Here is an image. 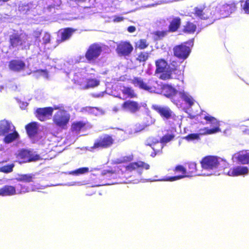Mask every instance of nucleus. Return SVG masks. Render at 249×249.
<instances>
[{
	"label": "nucleus",
	"mask_w": 249,
	"mask_h": 249,
	"mask_svg": "<svg viewBox=\"0 0 249 249\" xmlns=\"http://www.w3.org/2000/svg\"><path fill=\"white\" fill-rule=\"evenodd\" d=\"M237 159L239 162L243 164H249V153L239 154L237 156Z\"/></svg>",
	"instance_id": "nucleus-33"
},
{
	"label": "nucleus",
	"mask_w": 249,
	"mask_h": 249,
	"mask_svg": "<svg viewBox=\"0 0 249 249\" xmlns=\"http://www.w3.org/2000/svg\"><path fill=\"white\" fill-rule=\"evenodd\" d=\"M121 91L123 94L128 98H134L137 97L134 89L131 87L124 86Z\"/></svg>",
	"instance_id": "nucleus-26"
},
{
	"label": "nucleus",
	"mask_w": 249,
	"mask_h": 249,
	"mask_svg": "<svg viewBox=\"0 0 249 249\" xmlns=\"http://www.w3.org/2000/svg\"><path fill=\"white\" fill-rule=\"evenodd\" d=\"M211 14V9L205 5L196 6L194 9L195 15L202 19H208Z\"/></svg>",
	"instance_id": "nucleus-17"
},
{
	"label": "nucleus",
	"mask_w": 249,
	"mask_h": 249,
	"mask_svg": "<svg viewBox=\"0 0 249 249\" xmlns=\"http://www.w3.org/2000/svg\"><path fill=\"white\" fill-rule=\"evenodd\" d=\"M86 124L83 121H77L73 122L71 125V130L72 132H79Z\"/></svg>",
	"instance_id": "nucleus-30"
},
{
	"label": "nucleus",
	"mask_w": 249,
	"mask_h": 249,
	"mask_svg": "<svg viewBox=\"0 0 249 249\" xmlns=\"http://www.w3.org/2000/svg\"><path fill=\"white\" fill-rule=\"evenodd\" d=\"M76 31V29L70 27L64 28L61 33V42H63L70 39Z\"/></svg>",
	"instance_id": "nucleus-25"
},
{
	"label": "nucleus",
	"mask_w": 249,
	"mask_h": 249,
	"mask_svg": "<svg viewBox=\"0 0 249 249\" xmlns=\"http://www.w3.org/2000/svg\"><path fill=\"white\" fill-rule=\"evenodd\" d=\"M152 108L158 113L164 121L172 120L173 121H175L177 119V116L168 107L156 105L152 106Z\"/></svg>",
	"instance_id": "nucleus-12"
},
{
	"label": "nucleus",
	"mask_w": 249,
	"mask_h": 249,
	"mask_svg": "<svg viewBox=\"0 0 249 249\" xmlns=\"http://www.w3.org/2000/svg\"><path fill=\"white\" fill-rule=\"evenodd\" d=\"M174 171L175 173H180L181 174L171 177H168L163 180L166 181H173L187 177L186 169L182 165H178L176 166L174 169Z\"/></svg>",
	"instance_id": "nucleus-20"
},
{
	"label": "nucleus",
	"mask_w": 249,
	"mask_h": 249,
	"mask_svg": "<svg viewBox=\"0 0 249 249\" xmlns=\"http://www.w3.org/2000/svg\"><path fill=\"white\" fill-rule=\"evenodd\" d=\"M248 173V167L241 166H237L231 168L228 172V175L232 177L243 176L246 175Z\"/></svg>",
	"instance_id": "nucleus-21"
},
{
	"label": "nucleus",
	"mask_w": 249,
	"mask_h": 249,
	"mask_svg": "<svg viewBox=\"0 0 249 249\" xmlns=\"http://www.w3.org/2000/svg\"><path fill=\"white\" fill-rule=\"evenodd\" d=\"M181 25V19L179 17H175L170 21L168 28V32H177Z\"/></svg>",
	"instance_id": "nucleus-23"
},
{
	"label": "nucleus",
	"mask_w": 249,
	"mask_h": 249,
	"mask_svg": "<svg viewBox=\"0 0 249 249\" xmlns=\"http://www.w3.org/2000/svg\"><path fill=\"white\" fill-rule=\"evenodd\" d=\"M89 171V170L88 167H84L78 168L71 171V174L73 175L79 176L88 173Z\"/></svg>",
	"instance_id": "nucleus-36"
},
{
	"label": "nucleus",
	"mask_w": 249,
	"mask_h": 249,
	"mask_svg": "<svg viewBox=\"0 0 249 249\" xmlns=\"http://www.w3.org/2000/svg\"><path fill=\"white\" fill-rule=\"evenodd\" d=\"M131 82L135 87L151 93H159L161 89V92L167 98L173 97L177 92L176 89L171 85L165 84L161 86L157 81L153 79H149L145 82L141 77H134Z\"/></svg>",
	"instance_id": "nucleus-2"
},
{
	"label": "nucleus",
	"mask_w": 249,
	"mask_h": 249,
	"mask_svg": "<svg viewBox=\"0 0 249 249\" xmlns=\"http://www.w3.org/2000/svg\"><path fill=\"white\" fill-rule=\"evenodd\" d=\"M155 73L160 74L159 78L162 80H166L173 78L179 79L183 75L184 70L180 69L181 62L178 60L171 61L168 64L163 58H159L155 61Z\"/></svg>",
	"instance_id": "nucleus-1"
},
{
	"label": "nucleus",
	"mask_w": 249,
	"mask_h": 249,
	"mask_svg": "<svg viewBox=\"0 0 249 249\" xmlns=\"http://www.w3.org/2000/svg\"><path fill=\"white\" fill-rule=\"evenodd\" d=\"M25 129L28 136L30 138L35 137L38 132V127L36 122H31L25 126Z\"/></svg>",
	"instance_id": "nucleus-24"
},
{
	"label": "nucleus",
	"mask_w": 249,
	"mask_h": 249,
	"mask_svg": "<svg viewBox=\"0 0 249 249\" xmlns=\"http://www.w3.org/2000/svg\"><path fill=\"white\" fill-rule=\"evenodd\" d=\"M196 29V25L192 22L188 21L183 27V31L188 34H193Z\"/></svg>",
	"instance_id": "nucleus-31"
},
{
	"label": "nucleus",
	"mask_w": 249,
	"mask_h": 249,
	"mask_svg": "<svg viewBox=\"0 0 249 249\" xmlns=\"http://www.w3.org/2000/svg\"><path fill=\"white\" fill-rule=\"evenodd\" d=\"M116 52L120 57L129 56L133 50L132 45L127 41H122L117 44Z\"/></svg>",
	"instance_id": "nucleus-13"
},
{
	"label": "nucleus",
	"mask_w": 249,
	"mask_h": 249,
	"mask_svg": "<svg viewBox=\"0 0 249 249\" xmlns=\"http://www.w3.org/2000/svg\"><path fill=\"white\" fill-rule=\"evenodd\" d=\"M77 1H80V2H85L87 0H76Z\"/></svg>",
	"instance_id": "nucleus-50"
},
{
	"label": "nucleus",
	"mask_w": 249,
	"mask_h": 249,
	"mask_svg": "<svg viewBox=\"0 0 249 249\" xmlns=\"http://www.w3.org/2000/svg\"><path fill=\"white\" fill-rule=\"evenodd\" d=\"M35 175L33 174H21L18 175L16 179L18 181L29 183L33 181Z\"/></svg>",
	"instance_id": "nucleus-29"
},
{
	"label": "nucleus",
	"mask_w": 249,
	"mask_h": 249,
	"mask_svg": "<svg viewBox=\"0 0 249 249\" xmlns=\"http://www.w3.org/2000/svg\"><path fill=\"white\" fill-rule=\"evenodd\" d=\"M17 158L20 160V162L22 163L35 162L42 159L39 154L26 149L20 150L18 153Z\"/></svg>",
	"instance_id": "nucleus-10"
},
{
	"label": "nucleus",
	"mask_w": 249,
	"mask_h": 249,
	"mask_svg": "<svg viewBox=\"0 0 249 249\" xmlns=\"http://www.w3.org/2000/svg\"><path fill=\"white\" fill-rule=\"evenodd\" d=\"M241 7L245 13L249 14V0H243L241 1Z\"/></svg>",
	"instance_id": "nucleus-42"
},
{
	"label": "nucleus",
	"mask_w": 249,
	"mask_h": 249,
	"mask_svg": "<svg viewBox=\"0 0 249 249\" xmlns=\"http://www.w3.org/2000/svg\"><path fill=\"white\" fill-rule=\"evenodd\" d=\"M25 66L24 61L19 59H12L9 62L8 64L9 69L17 72L24 70Z\"/></svg>",
	"instance_id": "nucleus-18"
},
{
	"label": "nucleus",
	"mask_w": 249,
	"mask_h": 249,
	"mask_svg": "<svg viewBox=\"0 0 249 249\" xmlns=\"http://www.w3.org/2000/svg\"><path fill=\"white\" fill-rule=\"evenodd\" d=\"M186 169L187 177H192L197 174L196 163L195 162L188 163V167Z\"/></svg>",
	"instance_id": "nucleus-28"
},
{
	"label": "nucleus",
	"mask_w": 249,
	"mask_h": 249,
	"mask_svg": "<svg viewBox=\"0 0 249 249\" xmlns=\"http://www.w3.org/2000/svg\"><path fill=\"white\" fill-rule=\"evenodd\" d=\"M74 82L79 85L82 89L93 88L99 85V81L96 79H87L84 77L77 76L74 79Z\"/></svg>",
	"instance_id": "nucleus-15"
},
{
	"label": "nucleus",
	"mask_w": 249,
	"mask_h": 249,
	"mask_svg": "<svg viewBox=\"0 0 249 249\" xmlns=\"http://www.w3.org/2000/svg\"><path fill=\"white\" fill-rule=\"evenodd\" d=\"M114 139L112 136L104 134L100 136L94 142L90 147V151L100 149H107L114 143Z\"/></svg>",
	"instance_id": "nucleus-6"
},
{
	"label": "nucleus",
	"mask_w": 249,
	"mask_h": 249,
	"mask_svg": "<svg viewBox=\"0 0 249 249\" xmlns=\"http://www.w3.org/2000/svg\"><path fill=\"white\" fill-rule=\"evenodd\" d=\"M18 186L20 189L18 188L17 192L16 187L12 185H6L0 188V196H11L17 194H22L29 192V188L21 184H18Z\"/></svg>",
	"instance_id": "nucleus-11"
},
{
	"label": "nucleus",
	"mask_w": 249,
	"mask_h": 249,
	"mask_svg": "<svg viewBox=\"0 0 249 249\" xmlns=\"http://www.w3.org/2000/svg\"><path fill=\"white\" fill-rule=\"evenodd\" d=\"M102 46L98 43H93L87 49L85 57L89 63H94L98 58L102 52Z\"/></svg>",
	"instance_id": "nucleus-9"
},
{
	"label": "nucleus",
	"mask_w": 249,
	"mask_h": 249,
	"mask_svg": "<svg viewBox=\"0 0 249 249\" xmlns=\"http://www.w3.org/2000/svg\"><path fill=\"white\" fill-rule=\"evenodd\" d=\"M200 163L203 169L210 170L217 168L219 165V162L217 157L207 156L202 158Z\"/></svg>",
	"instance_id": "nucleus-14"
},
{
	"label": "nucleus",
	"mask_w": 249,
	"mask_h": 249,
	"mask_svg": "<svg viewBox=\"0 0 249 249\" xmlns=\"http://www.w3.org/2000/svg\"><path fill=\"white\" fill-rule=\"evenodd\" d=\"M149 43L147 42L146 39H140L135 44V48L139 50H143L147 48Z\"/></svg>",
	"instance_id": "nucleus-35"
},
{
	"label": "nucleus",
	"mask_w": 249,
	"mask_h": 249,
	"mask_svg": "<svg viewBox=\"0 0 249 249\" xmlns=\"http://www.w3.org/2000/svg\"><path fill=\"white\" fill-rule=\"evenodd\" d=\"M37 36H39L40 35H41V32H37Z\"/></svg>",
	"instance_id": "nucleus-51"
},
{
	"label": "nucleus",
	"mask_w": 249,
	"mask_h": 249,
	"mask_svg": "<svg viewBox=\"0 0 249 249\" xmlns=\"http://www.w3.org/2000/svg\"><path fill=\"white\" fill-rule=\"evenodd\" d=\"M133 156L132 155H129L123 156L120 160L119 163H124L130 162L133 160Z\"/></svg>",
	"instance_id": "nucleus-43"
},
{
	"label": "nucleus",
	"mask_w": 249,
	"mask_h": 249,
	"mask_svg": "<svg viewBox=\"0 0 249 249\" xmlns=\"http://www.w3.org/2000/svg\"><path fill=\"white\" fill-rule=\"evenodd\" d=\"M97 175H96L95 174H91L90 175V178H92V179L93 180H96L98 178H94L93 177H95V176H97Z\"/></svg>",
	"instance_id": "nucleus-49"
},
{
	"label": "nucleus",
	"mask_w": 249,
	"mask_h": 249,
	"mask_svg": "<svg viewBox=\"0 0 249 249\" xmlns=\"http://www.w3.org/2000/svg\"><path fill=\"white\" fill-rule=\"evenodd\" d=\"M150 168L149 165L142 161H137L131 162L126 166H117L115 167L114 170H107L104 171L102 173V175L107 174L113 175L118 174L123 175L125 177V175L133 171H136L141 174L142 170H148Z\"/></svg>",
	"instance_id": "nucleus-3"
},
{
	"label": "nucleus",
	"mask_w": 249,
	"mask_h": 249,
	"mask_svg": "<svg viewBox=\"0 0 249 249\" xmlns=\"http://www.w3.org/2000/svg\"><path fill=\"white\" fill-rule=\"evenodd\" d=\"M122 107L123 109L132 113L139 111L141 108V106L137 102L132 100H127L124 102L122 105Z\"/></svg>",
	"instance_id": "nucleus-19"
},
{
	"label": "nucleus",
	"mask_w": 249,
	"mask_h": 249,
	"mask_svg": "<svg viewBox=\"0 0 249 249\" xmlns=\"http://www.w3.org/2000/svg\"><path fill=\"white\" fill-rule=\"evenodd\" d=\"M146 145L150 146L153 150V152L150 155L151 157H155L157 155L162 153L163 145L160 141H157L151 143H148Z\"/></svg>",
	"instance_id": "nucleus-22"
},
{
	"label": "nucleus",
	"mask_w": 249,
	"mask_h": 249,
	"mask_svg": "<svg viewBox=\"0 0 249 249\" xmlns=\"http://www.w3.org/2000/svg\"><path fill=\"white\" fill-rule=\"evenodd\" d=\"M58 109L59 107H54L53 108L52 107L38 108L35 112L36 116L39 120L44 121L52 116L54 109Z\"/></svg>",
	"instance_id": "nucleus-16"
},
{
	"label": "nucleus",
	"mask_w": 249,
	"mask_h": 249,
	"mask_svg": "<svg viewBox=\"0 0 249 249\" xmlns=\"http://www.w3.org/2000/svg\"><path fill=\"white\" fill-rule=\"evenodd\" d=\"M150 53L147 52H140L138 54L136 60L139 62H144L149 57Z\"/></svg>",
	"instance_id": "nucleus-34"
},
{
	"label": "nucleus",
	"mask_w": 249,
	"mask_h": 249,
	"mask_svg": "<svg viewBox=\"0 0 249 249\" xmlns=\"http://www.w3.org/2000/svg\"><path fill=\"white\" fill-rule=\"evenodd\" d=\"M0 136H4L3 141L9 143L19 138V134L12 123L7 120L0 121Z\"/></svg>",
	"instance_id": "nucleus-4"
},
{
	"label": "nucleus",
	"mask_w": 249,
	"mask_h": 249,
	"mask_svg": "<svg viewBox=\"0 0 249 249\" xmlns=\"http://www.w3.org/2000/svg\"><path fill=\"white\" fill-rule=\"evenodd\" d=\"M70 115L64 110H59L53 117V122L56 126L62 129H66L70 121Z\"/></svg>",
	"instance_id": "nucleus-8"
},
{
	"label": "nucleus",
	"mask_w": 249,
	"mask_h": 249,
	"mask_svg": "<svg viewBox=\"0 0 249 249\" xmlns=\"http://www.w3.org/2000/svg\"><path fill=\"white\" fill-rule=\"evenodd\" d=\"M204 119L209 123L213 124L215 125V127H219V122L217 120V119L211 116H205L204 117Z\"/></svg>",
	"instance_id": "nucleus-40"
},
{
	"label": "nucleus",
	"mask_w": 249,
	"mask_h": 249,
	"mask_svg": "<svg viewBox=\"0 0 249 249\" xmlns=\"http://www.w3.org/2000/svg\"><path fill=\"white\" fill-rule=\"evenodd\" d=\"M144 127L143 125H141L140 124H136L134 126L133 128L132 129V131L134 133H137L142 131V130H143L144 129Z\"/></svg>",
	"instance_id": "nucleus-45"
},
{
	"label": "nucleus",
	"mask_w": 249,
	"mask_h": 249,
	"mask_svg": "<svg viewBox=\"0 0 249 249\" xmlns=\"http://www.w3.org/2000/svg\"><path fill=\"white\" fill-rule=\"evenodd\" d=\"M15 165L13 163L5 165L0 167V172L4 173H11L13 170Z\"/></svg>",
	"instance_id": "nucleus-37"
},
{
	"label": "nucleus",
	"mask_w": 249,
	"mask_h": 249,
	"mask_svg": "<svg viewBox=\"0 0 249 249\" xmlns=\"http://www.w3.org/2000/svg\"><path fill=\"white\" fill-rule=\"evenodd\" d=\"M180 97L185 102V104L189 107H191L194 104L193 98L186 93L184 92H180Z\"/></svg>",
	"instance_id": "nucleus-32"
},
{
	"label": "nucleus",
	"mask_w": 249,
	"mask_h": 249,
	"mask_svg": "<svg viewBox=\"0 0 249 249\" xmlns=\"http://www.w3.org/2000/svg\"><path fill=\"white\" fill-rule=\"evenodd\" d=\"M168 32V30L157 31L153 32V34L157 39H161L166 36Z\"/></svg>",
	"instance_id": "nucleus-39"
},
{
	"label": "nucleus",
	"mask_w": 249,
	"mask_h": 249,
	"mask_svg": "<svg viewBox=\"0 0 249 249\" xmlns=\"http://www.w3.org/2000/svg\"><path fill=\"white\" fill-rule=\"evenodd\" d=\"M193 39L190 40V41L184 42L179 45L175 46L173 49L174 55L180 59H186L189 56L191 52L190 47L187 46V44H189L193 45Z\"/></svg>",
	"instance_id": "nucleus-7"
},
{
	"label": "nucleus",
	"mask_w": 249,
	"mask_h": 249,
	"mask_svg": "<svg viewBox=\"0 0 249 249\" xmlns=\"http://www.w3.org/2000/svg\"><path fill=\"white\" fill-rule=\"evenodd\" d=\"M221 131V129L219 126H216L213 128H209L208 127H204L199 129L200 135H206L214 134Z\"/></svg>",
	"instance_id": "nucleus-27"
},
{
	"label": "nucleus",
	"mask_w": 249,
	"mask_h": 249,
	"mask_svg": "<svg viewBox=\"0 0 249 249\" xmlns=\"http://www.w3.org/2000/svg\"><path fill=\"white\" fill-rule=\"evenodd\" d=\"M185 139L188 141H192L195 140H199V134L198 133H191L187 135Z\"/></svg>",
	"instance_id": "nucleus-41"
},
{
	"label": "nucleus",
	"mask_w": 249,
	"mask_h": 249,
	"mask_svg": "<svg viewBox=\"0 0 249 249\" xmlns=\"http://www.w3.org/2000/svg\"><path fill=\"white\" fill-rule=\"evenodd\" d=\"M124 18L120 16H115L113 21L115 22H118L124 20Z\"/></svg>",
	"instance_id": "nucleus-46"
},
{
	"label": "nucleus",
	"mask_w": 249,
	"mask_h": 249,
	"mask_svg": "<svg viewBox=\"0 0 249 249\" xmlns=\"http://www.w3.org/2000/svg\"><path fill=\"white\" fill-rule=\"evenodd\" d=\"M175 138V135L173 134H166L163 135L160 139V141L162 143H166Z\"/></svg>",
	"instance_id": "nucleus-38"
},
{
	"label": "nucleus",
	"mask_w": 249,
	"mask_h": 249,
	"mask_svg": "<svg viewBox=\"0 0 249 249\" xmlns=\"http://www.w3.org/2000/svg\"><path fill=\"white\" fill-rule=\"evenodd\" d=\"M87 108L88 109L89 111L92 112L93 111V110L96 109V108L95 107H88Z\"/></svg>",
	"instance_id": "nucleus-48"
},
{
	"label": "nucleus",
	"mask_w": 249,
	"mask_h": 249,
	"mask_svg": "<svg viewBox=\"0 0 249 249\" xmlns=\"http://www.w3.org/2000/svg\"><path fill=\"white\" fill-rule=\"evenodd\" d=\"M127 31L130 33H133L136 31V27L134 26H130L127 28Z\"/></svg>",
	"instance_id": "nucleus-47"
},
{
	"label": "nucleus",
	"mask_w": 249,
	"mask_h": 249,
	"mask_svg": "<svg viewBox=\"0 0 249 249\" xmlns=\"http://www.w3.org/2000/svg\"><path fill=\"white\" fill-rule=\"evenodd\" d=\"M42 40L43 42V44L46 45L50 43L51 41V36L50 34L47 32H45L43 36L42 37Z\"/></svg>",
	"instance_id": "nucleus-44"
},
{
	"label": "nucleus",
	"mask_w": 249,
	"mask_h": 249,
	"mask_svg": "<svg viewBox=\"0 0 249 249\" xmlns=\"http://www.w3.org/2000/svg\"><path fill=\"white\" fill-rule=\"evenodd\" d=\"M10 48L21 50L29 49L30 44L28 42V36L26 34L14 33L9 36Z\"/></svg>",
	"instance_id": "nucleus-5"
}]
</instances>
